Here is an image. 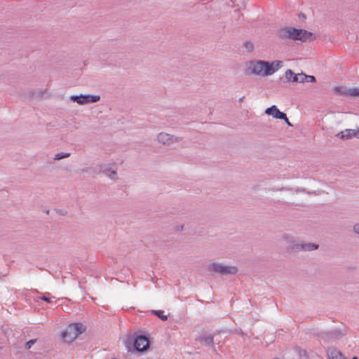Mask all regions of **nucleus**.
<instances>
[{
    "label": "nucleus",
    "instance_id": "nucleus-23",
    "mask_svg": "<svg viewBox=\"0 0 359 359\" xmlns=\"http://www.w3.org/2000/svg\"><path fill=\"white\" fill-rule=\"evenodd\" d=\"M352 359H358L356 357H353Z\"/></svg>",
    "mask_w": 359,
    "mask_h": 359
},
{
    "label": "nucleus",
    "instance_id": "nucleus-18",
    "mask_svg": "<svg viewBox=\"0 0 359 359\" xmlns=\"http://www.w3.org/2000/svg\"><path fill=\"white\" fill-rule=\"evenodd\" d=\"M107 175L110 177L111 179H114L115 175H116L115 171H107Z\"/></svg>",
    "mask_w": 359,
    "mask_h": 359
},
{
    "label": "nucleus",
    "instance_id": "nucleus-21",
    "mask_svg": "<svg viewBox=\"0 0 359 359\" xmlns=\"http://www.w3.org/2000/svg\"><path fill=\"white\" fill-rule=\"evenodd\" d=\"M283 119L285 121V122L287 123V125L291 126V123H290V122L289 121L288 118H287V116H286V115H285V118H283Z\"/></svg>",
    "mask_w": 359,
    "mask_h": 359
},
{
    "label": "nucleus",
    "instance_id": "nucleus-11",
    "mask_svg": "<svg viewBox=\"0 0 359 359\" xmlns=\"http://www.w3.org/2000/svg\"><path fill=\"white\" fill-rule=\"evenodd\" d=\"M330 359H345L344 355L337 350H332L329 353Z\"/></svg>",
    "mask_w": 359,
    "mask_h": 359
},
{
    "label": "nucleus",
    "instance_id": "nucleus-9",
    "mask_svg": "<svg viewBox=\"0 0 359 359\" xmlns=\"http://www.w3.org/2000/svg\"><path fill=\"white\" fill-rule=\"evenodd\" d=\"M265 113L268 115L272 116L276 118L281 119L285 118V114L281 112L275 105L267 108L265 111Z\"/></svg>",
    "mask_w": 359,
    "mask_h": 359
},
{
    "label": "nucleus",
    "instance_id": "nucleus-10",
    "mask_svg": "<svg viewBox=\"0 0 359 359\" xmlns=\"http://www.w3.org/2000/svg\"><path fill=\"white\" fill-rule=\"evenodd\" d=\"M158 141L164 144H170L172 142V137L169 134L166 133H160L158 135Z\"/></svg>",
    "mask_w": 359,
    "mask_h": 359
},
{
    "label": "nucleus",
    "instance_id": "nucleus-14",
    "mask_svg": "<svg viewBox=\"0 0 359 359\" xmlns=\"http://www.w3.org/2000/svg\"><path fill=\"white\" fill-rule=\"evenodd\" d=\"M155 314L158 316L161 319L165 320H167V316L164 314V312L162 311H155Z\"/></svg>",
    "mask_w": 359,
    "mask_h": 359
},
{
    "label": "nucleus",
    "instance_id": "nucleus-1",
    "mask_svg": "<svg viewBox=\"0 0 359 359\" xmlns=\"http://www.w3.org/2000/svg\"><path fill=\"white\" fill-rule=\"evenodd\" d=\"M283 66L280 60L266 62L264 60L251 61L247 65L246 72L261 76L272 75Z\"/></svg>",
    "mask_w": 359,
    "mask_h": 359
},
{
    "label": "nucleus",
    "instance_id": "nucleus-16",
    "mask_svg": "<svg viewBox=\"0 0 359 359\" xmlns=\"http://www.w3.org/2000/svg\"><path fill=\"white\" fill-rule=\"evenodd\" d=\"M350 94L353 96L359 97V88H355L350 90Z\"/></svg>",
    "mask_w": 359,
    "mask_h": 359
},
{
    "label": "nucleus",
    "instance_id": "nucleus-8",
    "mask_svg": "<svg viewBox=\"0 0 359 359\" xmlns=\"http://www.w3.org/2000/svg\"><path fill=\"white\" fill-rule=\"evenodd\" d=\"M73 100L76 101L79 104H86L89 102H95L100 100L98 95H87V96H75L72 97Z\"/></svg>",
    "mask_w": 359,
    "mask_h": 359
},
{
    "label": "nucleus",
    "instance_id": "nucleus-7",
    "mask_svg": "<svg viewBox=\"0 0 359 359\" xmlns=\"http://www.w3.org/2000/svg\"><path fill=\"white\" fill-rule=\"evenodd\" d=\"M341 140H348L353 137L359 139V129H346L337 134Z\"/></svg>",
    "mask_w": 359,
    "mask_h": 359
},
{
    "label": "nucleus",
    "instance_id": "nucleus-5",
    "mask_svg": "<svg viewBox=\"0 0 359 359\" xmlns=\"http://www.w3.org/2000/svg\"><path fill=\"white\" fill-rule=\"evenodd\" d=\"M285 77L289 81H292V82L297 83H304L308 82V76L305 74H294V72L288 69L285 72Z\"/></svg>",
    "mask_w": 359,
    "mask_h": 359
},
{
    "label": "nucleus",
    "instance_id": "nucleus-22",
    "mask_svg": "<svg viewBox=\"0 0 359 359\" xmlns=\"http://www.w3.org/2000/svg\"><path fill=\"white\" fill-rule=\"evenodd\" d=\"M41 299H42L43 300L46 301V302H50L49 299H48V298H47V297H41Z\"/></svg>",
    "mask_w": 359,
    "mask_h": 359
},
{
    "label": "nucleus",
    "instance_id": "nucleus-3",
    "mask_svg": "<svg viewBox=\"0 0 359 359\" xmlns=\"http://www.w3.org/2000/svg\"><path fill=\"white\" fill-rule=\"evenodd\" d=\"M281 37L288 38L292 40L306 41L311 39L312 34L304 29H298L292 27H287L280 31Z\"/></svg>",
    "mask_w": 359,
    "mask_h": 359
},
{
    "label": "nucleus",
    "instance_id": "nucleus-13",
    "mask_svg": "<svg viewBox=\"0 0 359 359\" xmlns=\"http://www.w3.org/2000/svg\"><path fill=\"white\" fill-rule=\"evenodd\" d=\"M302 248L304 250H314V249H317L318 248V245H316L314 244H306V245H303L302 246Z\"/></svg>",
    "mask_w": 359,
    "mask_h": 359
},
{
    "label": "nucleus",
    "instance_id": "nucleus-6",
    "mask_svg": "<svg viewBox=\"0 0 359 359\" xmlns=\"http://www.w3.org/2000/svg\"><path fill=\"white\" fill-rule=\"evenodd\" d=\"M149 345L148 339L144 336H138L134 341V347L138 351H145Z\"/></svg>",
    "mask_w": 359,
    "mask_h": 359
},
{
    "label": "nucleus",
    "instance_id": "nucleus-4",
    "mask_svg": "<svg viewBox=\"0 0 359 359\" xmlns=\"http://www.w3.org/2000/svg\"><path fill=\"white\" fill-rule=\"evenodd\" d=\"M209 270L223 275L236 274L238 269L234 266H224L221 264L213 263L209 266Z\"/></svg>",
    "mask_w": 359,
    "mask_h": 359
},
{
    "label": "nucleus",
    "instance_id": "nucleus-2",
    "mask_svg": "<svg viewBox=\"0 0 359 359\" xmlns=\"http://www.w3.org/2000/svg\"><path fill=\"white\" fill-rule=\"evenodd\" d=\"M85 330L86 327L82 323L70 324L62 332V339L64 342H72L79 337V334L85 332Z\"/></svg>",
    "mask_w": 359,
    "mask_h": 359
},
{
    "label": "nucleus",
    "instance_id": "nucleus-17",
    "mask_svg": "<svg viewBox=\"0 0 359 359\" xmlns=\"http://www.w3.org/2000/svg\"><path fill=\"white\" fill-rule=\"evenodd\" d=\"M36 340L34 339H32V340H29V341L27 342L26 344V348H30L32 347V346L35 343Z\"/></svg>",
    "mask_w": 359,
    "mask_h": 359
},
{
    "label": "nucleus",
    "instance_id": "nucleus-12",
    "mask_svg": "<svg viewBox=\"0 0 359 359\" xmlns=\"http://www.w3.org/2000/svg\"><path fill=\"white\" fill-rule=\"evenodd\" d=\"M199 341L205 345H210L213 343V337L212 336H204L200 337Z\"/></svg>",
    "mask_w": 359,
    "mask_h": 359
},
{
    "label": "nucleus",
    "instance_id": "nucleus-15",
    "mask_svg": "<svg viewBox=\"0 0 359 359\" xmlns=\"http://www.w3.org/2000/svg\"><path fill=\"white\" fill-rule=\"evenodd\" d=\"M69 153H65V154H57L55 156V160H60V159H62L63 158H67V157H69Z\"/></svg>",
    "mask_w": 359,
    "mask_h": 359
},
{
    "label": "nucleus",
    "instance_id": "nucleus-20",
    "mask_svg": "<svg viewBox=\"0 0 359 359\" xmlns=\"http://www.w3.org/2000/svg\"><path fill=\"white\" fill-rule=\"evenodd\" d=\"M308 82H314L316 81V79L313 76H308Z\"/></svg>",
    "mask_w": 359,
    "mask_h": 359
},
{
    "label": "nucleus",
    "instance_id": "nucleus-19",
    "mask_svg": "<svg viewBox=\"0 0 359 359\" xmlns=\"http://www.w3.org/2000/svg\"><path fill=\"white\" fill-rule=\"evenodd\" d=\"M353 231H354L356 233L359 234V224H355V225L353 226Z\"/></svg>",
    "mask_w": 359,
    "mask_h": 359
}]
</instances>
